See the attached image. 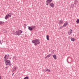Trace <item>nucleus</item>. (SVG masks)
Instances as JSON below:
<instances>
[{"label":"nucleus","instance_id":"obj_1","mask_svg":"<svg viewBox=\"0 0 79 79\" xmlns=\"http://www.w3.org/2000/svg\"><path fill=\"white\" fill-rule=\"evenodd\" d=\"M22 32L23 31H22L21 30H19L16 31H14L13 32V34L15 35H21V34H22Z\"/></svg>","mask_w":79,"mask_h":79},{"label":"nucleus","instance_id":"obj_2","mask_svg":"<svg viewBox=\"0 0 79 79\" xmlns=\"http://www.w3.org/2000/svg\"><path fill=\"white\" fill-rule=\"evenodd\" d=\"M32 43H34L35 45H38V44H39L40 43L39 40L37 39L33 40L32 41Z\"/></svg>","mask_w":79,"mask_h":79},{"label":"nucleus","instance_id":"obj_3","mask_svg":"<svg viewBox=\"0 0 79 79\" xmlns=\"http://www.w3.org/2000/svg\"><path fill=\"white\" fill-rule=\"evenodd\" d=\"M4 61H5V64L6 66H11L12 64L10 60H4Z\"/></svg>","mask_w":79,"mask_h":79},{"label":"nucleus","instance_id":"obj_4","mask_svg":"<svg viewBox=\"0 0 79 79\" xmlns=\"http://www.w3.org/2000/svg\"><path fill=\"white\" fill-rule=\"evenodd\" d=\"M13 15L12 13H9L5 17V19H7L8 18H10V17H11V15Z\"/></svg>","mask_w":79,"mask_h":79},{"label":"nucleus","instance_id":"obj_5","mask_svg":"<svg viewBox=\"0 0 79 79\" xmlns=\"http://www.w3.org/2000/svg\"><path fill=\"white\" fill-rule=\"evenodd\" d=\"M35 28V27L34 25L31 26V27L28 26V29L30 31L34 30Z\"/></svg>","mask_w":79,"mask_h":79},{"label":"nucleus","instance_id":"obj_6","mask_svg":"<svg viewBox=\"0 0 79 79\" xmlns=\"http://www.w3.org/2000/svg\"><path fill=\"white\" fill-rule=\"evenodd\" d=\"M10 56L9 55H6L5 56L4 58V61H6L7 60H8V59H9V57Z\"/></svg>","mask_w":79,"mask_h":79},{"label":"nucleus","instance_id":"obj_7","mask_svg":"<svg viewBox=\"0 0 79 79\" xmlns=\"http://www.w3.org/2000/svg\"><path fill=\"white\" fill-rule=\"evenodd\" d=\"M68 24V22L66 21L63 25V27H66Z\"/></svg>","mask_w":79,"mask_h":79},{"label":"nucleus","instance_id":"obj_8","mask_svg":"<svg viewBox=\"0 0 79 79\" xmlns=\"http://www.w3.org/2000/svg\"><path fill=\"white\" fill-rule=\"evenodd\" d=\"M50 6H51V7H54V6H55V5H54V4L53 3H51L49 4Z\"/></svg>","mask_w":79,"mask_h":79},{"label":"nucleus","instance_id":"obj_9","mask_svg":"<svg viewBox=\"0 0 79 79\" xmlns=\"http://www.w3.org/2000/svg\"><path fill=\"white\" fill-rule=\"evenodd\" d=\"M72 32H73V31H72V30H71V29H70V31H69L68 33L69 35H71V34H72Z\"/></svg>","mask_w":79,"mask_h":79},{"label":"nucleus","instance_id":"obj_10","mask_svg":"<svg viewBox=\"0 0 79 79\" xmlns=\"http://www.w3.org/2000/svg\"><path fill=\"white\" fill-rule=\"evenodd\" d=\"M52 2V0H47L46 1L47 3H50Z\"/></svg>","mask_w":79,"mask_h":79},{"label":"nucleus","instance_id":"obj_11","mask_svg":"<svg viewBox=\"0 0 79 79\" xmlns=\"http://www.w3.org/2000/svg\"><path fill=\"white\" fill-rule=\"evenodd\" d=\"M78 3H79V2H78V1L77 0H75L74 1V4L75 5H76V4H78Z\"/></svg>","mask_w":79,"mask_h":79},{"label":"nucleus","instance_id":"obj_12","mask_svg":"<svg viewBox=\"0 0 79 79\" xmlns=\"http://www.w3.org/2000/svg\"><path fill=\"white\" fill-rule=\"evenodd\" d=\"M53 58H54V60H56V55L55 54L52 56Z\"/></svg>","mask_w":79,"mask_h":79},{"label":"nucleus","instance_id":"obj_13","mask_svg":"<svg viewBox=\"0 0 79 79\" xmlns=\"http://www.w3.org/2000/svg\"><path fill=\"white\" fill-rule=\"evenodd\" d=\"M71 41H73V42H74V41L76 40V39H74V38H73L72 37H71Z\"/></svg>","mask_w":79,"mask_h":79},{"label":"nucleus","instance_id":"obj_14","mask_svg":"<svg viewBox=\"0 0 79 79\" xmlns=\"http://www.w3.org/2000/svg\"><path fill=\"white\" fill-rule=\"evenodd\" d=\"M63 23V21L62 20H60L59 21V24H62Z\"/></svg>","mask_w":79,"mask_h":79},{"label":"nucleus","instance_id":"obj_15","mask_svg":"<svg viewBox=\"0 0 79 79\" xmlns=\"http://www.w3.org/2000/svg\"><path fill=\"white\" fill-rule=\"evenodd\" d=\"M46 39L48 40H49V36H48V35H46Z\"/></svg>","mask_w":79,"mask_h":79},{"label":"nucleus","instance_id":"obj_16","mask_svg":"<svg viewBox=\"0 0 79 79\" xmlns=\"http://www.w3.org/2000/svg\"><path fill=\"white\" fill-rule=\"evenodd\" d=\"M70 7L71 8H74V4H72L70 5Z\"/></svg>","mask_w":79,"mask_h":79},{"label":"nucleus","instance_id":"obj_17","mask_svg":"<svg viewBox=\"0 0 79 79\" xmlns=\"http://www.w3.org/2000/svg\"><path fill=\"white\" fill-rule=\"evenodd\" d=\"M43 71H46V72L48 71V72H50V69H47L46 71H45V70H43Z\"/></svg>","mask_w":79,"mask_h":79},{"label":"nucleus","instance_id":"obj_18","mask_svg":"<svg viewBox=\"0 0 79 79\" xmlns=\"http://www.w3.org/2000/svg\"><path fill=\"white\" fill-rule=\"evenodd\" d=\"M3 23H4V22L0 21V25H2V24H3Z\"/></svg>","mask_w":79,"mask_h":79},{"label":"nucleus","instance_id":"obj_19","mask_svg":"<svg viewBox=\"0 0 79 79\" xmlns=\"http://www.w3.org/2000/svg\"><path fill=\"white\" fill-rule=\"evenodd\" d=\"M76 22L77 23V24H79V19H77L76 21Z\"/></svg>","mask_w":79,"mask_h":79},{"label":"nucleus","instance_id":"obj_20","mask_svg":"<svg viewBox=\"0 0 79 79\" xmlns=\"http://www.w3.org/2000/svg\"><path fill=\"white\" fill-rule=\"evenodd\" d=\"M3 41L2 40H0V44H2L3 43Z\"/></svg>","mask_w":79,"mask_h":79},{"label":"nucleus","instance_id":"obj_21","mask_svg":"<svg viewBox=\"0 0 79 79\" xmlns=\"http://www.w3.org/2000/svg\"><path fill=\"white\" fill-rule=\"evenodd\" d=\"M50 56H51V54H49L47 56V57L48 58H49V57H50Z\"/></svg>","mask_w":79,"mask_h":79},{"label":"nucleus","instance_id":"obj_22","mask_svg":"<svg viewBox=\"0 0 79 79\" xmlns=\"http://www.w3.org/2000/svg\"><path fill=\"white\" fill-rule=\"evenodd\" d=\"M16 67H15V68H14V69H13V71H16Z\"/></svg>","mask_w":79,"mask_h":79},{"label":"nucleus","instance_id":"obj_23","mask_svg":"<svg viewBox=\"0 0 79 79\" xmlns=\"http://www.w3.org/2000/svg\"><path fill=\"white\" fill-rule=\"evenodd\" d=\"M26 26H27L26 24H24V27H25V28H26Z\"/></svg>","mask_w":79,"mask_h":79},{"label":"nucleus","instance_id":"obj_24","mask_svg":"<svg viewBox=\"0 0 79 79\" xmlns=\"http://www.w3.org/2000/svg\"><path fill=\"white\" fill-rule=\"evenodd\" d=\"M52 53H54V50L52 51L51 52Z\"/></svg>","mask_w":79,"mask_h":79},{"label":"nucleus","instance_id":"obj_25","mask_svg":"<svg viewBox=\"0 0 79 79\" xmlns=\"http://www.w3.org/2000/svg\"><path fill=\"white\" fill-rule=\"evenodd\" d=\"M50 4L49 3H47L46 5L48 6V4Z\"/></svg>","mask_w":79,"mask_h":79},{"label":"nucleus","instance_id":"obj_26","mask_svg":"<svg viewBox=\"0 0 79 79\" xmlns=\"http://www.w3.org/2000/svg\"><path fill=\"white\" fill-rule=\"evenodd\" d=\"M62 27H63L62 26V27H60V29H61V28H62Z\"/></svg>","mask_w":79,"mask_h":79},{"label":"nucleus","instance_id":"obj_27","mask_svg":"<svg viewBox=\"0 0 79 79\" xmlns=\"http://www.w3.org/2000/svg\"><path fill=\"white\" fill-rule=\"evenodd\" d=\"M0 79H2V77L0 76Z\"/></svg>","mask_w":79,"mask_h":79},{"label":"nucleus","instance_id":"obj_28","mask_svg":"<svg viewBox=\"0 0 79 79\" xmlns=\"http://www.w3.org/2000/svg\"><path fill=\"white\" fill-rule=\"evenodd\" d=\"M5 68H6V69H7V68H8V67H6Z\"/></svg>","mask_w":79,"mask_h":79},{"label":"nucleus","instance_id":"obj_29","mask_svg":"<svg viewBox=\"0 0 79 79\" xmlns=\"http://www.w3.org/2000/svg\"><path fill=\"white\" fill-rule=\"evenodd\" d=\"M47 57H47V56H46V57H45V58H47Z\"/></svg>","mask_w":79,"mask_h":79},{"label":"nucleus","instance_id":"obj_30","mask_svg":"<svg viewBox=\"0 0 79 79\" xmlns=\"http://www.w3.org/2000/svg\"><path fill=\"white\" fill-rule=\"evenodd\" d=\"M11 57H10V60H11Z\"/></svg>","mask_w":79,"mask_h":79}]
</instances>
